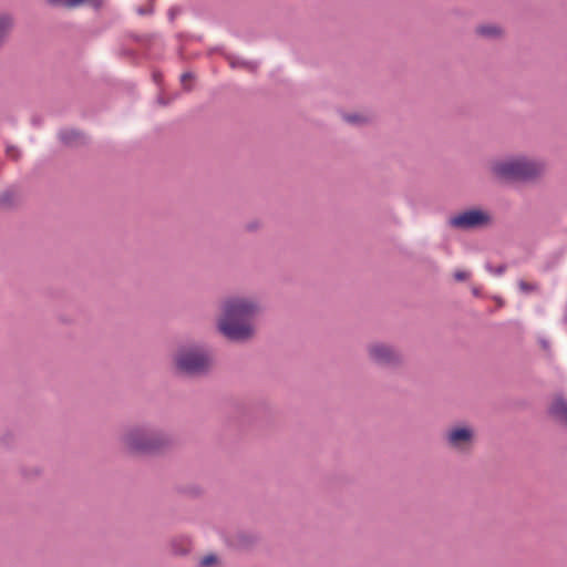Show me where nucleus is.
<instances>
[{
    "label": "nucleus",
    "instance_id": "1",
    "mask_svg": "<svg viewBox=\"0 0 567 567\" xmlns=\"http://www.w3.org/2000/svg\"><path fill=\"white\" fill-rule=\"evenodd\" d=\"M259 310L258 302L251 298L230 297L223 303L221 315L218 319V330L230 340H247L254 336L252 318Z\"/></svg>",
    "mask_w": 567,
    "mask_h": 567
},
{
    "label": "nucleus",
    "instance_id": "2",
    "mask_svg": "<svg viewBox=\"0 0 567 567\" xmlns=\"http://www.w3.org/2000/svg\"><path fill=\"white\" fill-rule=\"evenodd\" d=\"M492 174L506 181H532L539 177L546 169L540 159L515 156L491 162Z\"/></svg>",
    "mask_w": 567,
    "mask_h": 567
},
{
    "label": "nucleus",
    "instance_id": "3",
    "mask_svg": "<svg viewBox=\"0 0 567 567\" xmlns=\"http://www.w3.org/2000/svg\"><path fill=\"white\" fill-rule=\"evenodd\" d=\"M174 362L181 372L195 375L208 371L213 359L207 351L197 346H184L175 353Z\"/></svg>",
    "mask_w": 567,
    "mask_h": 567
},
{
    "label": "nucleus",
    "instance_id": "4",
    "mask_svg": "<svg viewBox=\"0 0 567 567\" xmlns=\"http://www.w3.org/2000/svg\"><path fill=\"white\" fill-rule=\"evenodd\" d=\"M162 439L145 427L128 430L122 437V443L130 453H151L162 444Z\"/></svg>",
    "mask_w": 567,
    "mask_h": 567
},
{
    "label": "nucleus",
    "instance_id": "5",
    "mask_svg": "<svg viewBox=\"0 0 567 567\" xmlns=\"http://www.w3.org/2000/svg\"><path fill=\"white\" fill-rule=\"evenodd\" d=\"M492 216L488 212L483 209H468L449 219L450 226L458 229L480 228L489 225Z\"/></svg>",
    "mask_w": 567,
    "mask_h": 567
},
{
    "label": "nucleus",
    "instance_id": "6",
    "mask_svg": "<svg viewBox=\"0 0 567 567\" xmlns=\"http://www.w3.org/2000/svg\"><path fill=\"white\" fill-rule=\"evenodd\" d=\"M475 432L468 425H456L449 429L445 433V441L450 449L466 453L473 446Z\"/></svg>",
    "mask_w": 567,
    "mask_h": 567
},
{
    "label": "nucleus",
    "instance_id": "7",
    "mask_svg": "<svg viewBox=\"0 0 567 567\" xmlns=\"http://www.w3.org/2000/svg\"><path fill=\"white\" fill-rule=\"evenodd\" d=\"M370 359L381 365H393L401 362L402 355L384 343H373L368 348Z\"/></svg>",
    "mask_w": 567,
    "mask_h": 567
},
{
    "label": "nucleus",
    "instance_id": "8",
    "mask_svg": "<svg viewBox=\"0 0 567 567\" xmlns=\"http://www.w3.org/2000/svg\"><path fill=\"white\" fill-rule=\"evenodd\" d=\"M550 414L560 422L567 423V402L563 398H556L550 405Z\"/></svg>",
    "mask_w": 567,
    "mask_h": 567
},
{
    "label": "nucleus",
    "instance_id": "9",
    "mask_svg": "<svg viewBox=\"0 0 567 567\" xmlns=\"http://www.w3.org/2000/svg\"><path fill=\"white\" fill-rule=\"evenodd\" d=\"M60 138L68 145H75L83 141V136L74 130H64L60 133Z\"/></svg>",
    "mask_w": 567,
    "mask_h": 567
},
{
    "label": "nucleus",
    "instance_id": "10",
    "mask_svg": "<svg viewBox=\"0 0 567 567\" xmlns=\"http://www.w3.org/2000/svg\"><path fill=\"white\" fill-rule=\"evenodd\" d=\"M12 28V19L9 16H0V44L8 37Z\"/></svg>",
    "mask_w": 567,
    "mask_h": 567
},
{
    "label": "nucleus",
    "instance_id": "11",
    "mask_svg": "<svg viewBox=\"0 0 567 567\" xmlns=\"http://www.w3.org/2000/svg\"><path fill=\"white\" fill-rule=\"evenodd\" d=\"M477 32L483 37L494 38L501 34V29L496 25H481Z\"/></svg>",
    "mask_w": 567,
    "mask_h": 567
},
{
    "label": "nucleus",
    "instance_id": "12",
    "mask_svg": "<svg viewBox=\"0 0 567 567\" xmlns=\"http://www.w3.org/2000/svg\"><path fill=\"white\" fill-rule=\"evenodd\" d=\"M518 287H519L520 291H523L525 293L533 292V291L537 290V288H538L536 284L527 282L524 280H520L518 282Z\"/></svg>",
    "mask_w": 567,
    "mask_h": 567
},
{
    "label": "nucleus",
    "instance_id": "13",
    "mask_svg": "<svg viewBox=\"0 0 567 567\" xmlns=\"http://www.w3.org/2000/svg\"><path fill=\"white\" fill-rule=\"evenodd\" d=\"M83 1L84 0H50V2H52L54 4H61V6H65L69 8L76 7V6L81 4Z\"/></svg>",
    "mask_w": 567,
    "mask_h": 567
},
{
    "label": "nucleus",
    "instance_id": "14",
    "mask_svg": "<svg viewBox=\"0 0 567 567\" xmlns=\"http://www.w3.org/2000/svg\"><path fill=\"white\" fill-rule=\"evenodd\" d=\"M344 118L351 124H360L367 120L363 115L359 114L347 115Z\"/></svg>",
    "mask_w": 567,
    "mask_h": 567
},
{
    "label": "nucleus",
    "instance_id": "15",
    "mask_svg": "<svg viewBox=\"0 0 567 567\" xmlns=\"http://www.w3.org/2000/svg\"><path fill=\"white\" fill-rule=\"evenodd\" d=\"M217 563V557L214 555H207L200 560L203 567H210Z\"/></svg>",
    "mask_w": 567,
    "mask_h": 567
},
{
    "label": "nucleus",
    "instance_id": "16",
    "mask_svg": "<svg viewBox=\"0 0 567 567\" xmlns=\"http://www.w3.org/2000/svg\"><path fill=\"white\" fill-rule=\"evenodd\" d=\"M454 278L457 281H464V280H466L468 278V272H466V271H456L454 274Z\"/></svg>",
    "mask_w": 567,
    "mask_h": 567
},
{
    "label": "nucleus",
    "instance_id": "17",
    "mask_svg": "<svg viewBox=\"0 0 567 567\" xmlns=\"http://www.w3.org/2000/svg\"><path fill=\"white\" fill-rule=\"evenodd\" d=\"M8 156L12 157L13 159L18 158V151L13 147L7 148Z\"/></svg>",
    "mask_w": 567,
    "mask_h": 567
},
{
    "label": "nucleus",
    "instance_id": "18",
    "mask_svg": "<svg viewBox=\"0 0 567 567\" xmlns=\"http://www.w3.org/2000/svg\"><path fill=\"white\" fill-rule=\"evenodd\" d=\"M181 79L182 82L185 84L186 81H188V79H192V75L189 73H184Z\"/></svg>",
    "mask_w": 567,
    "mask_h": 567
},
{
    "label": "nucleus",
    "instance_id": "19",
    "mask_svg": "<svg viewBox=\"0 0 567 567\" xmlns=\"http://www.w3.org/2000/svg\"><path fill=\"white\" fill-rule=\"evenodd\" d=\"M151 11H152V9L147 10V12H151ZM138 13H140V14H144V13H146V11H144V10H142V9H140V10H138Z\"/></svg>",
    "mask_w": 567,
    "mask_h": 567
},
{
    "label": "nucleus",
    "instance_id": "20",
    "mask_svg": "<svg viewBox=\"0 0 567 567\" xmlns=\"http://www.w3.org/2000/svg\"><path fill=\"white\" fill-rule=\"evenodd\" d=\"M230 65H231L233 68H235V62H234V61H230Z\"/></svg>",
    "mask_w": 567,
    "mask_h": 567
}]
</instances>
